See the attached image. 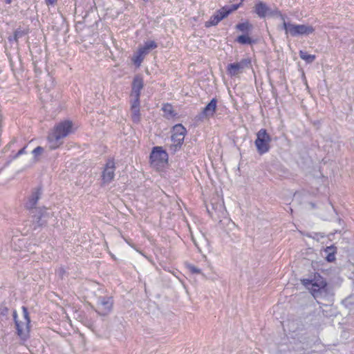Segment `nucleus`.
Masks as SVG:
<instances>
[{
  "label": "nucleus",
  "instance_id": "1",
  "mask_svg": "<svg viewBox=\"0 0 354 354\" xmlns=\"http://www.w3.org/2000/svg\"><path fill=\"white\" fill-rule=\"evenodd\" d=\"M42 195L41 187L32 189L30 196L26 203V207L30 210L32 220L30 227L32 230H37L39 227L46 225L48 219L53 216V213L48 212L46 207L37 208L36 205Z\"/></svg>",
  "mask_w": 354,
  "mask_h": 354
},
{
  "label": "nucleus",
  "instance_id": "2",
  "mask_svg": "<svg viewBox=\"0 0 354 354\" xmlns=\"http://www.w3.org/2000/svg\"><path fill=\"white\" fill-rule=\"evenodd\" d=\"M301 283L309 289L313 297L319 304H323L322 299L326 296V282L324 279L318 273H314L301 280Z\"/></svg>",
  "mask_w": 354,
  "mask_h": 354
},
{
  "label": "nucleus",
  "instance_id": "3",
  "mask_svg": "<svg viewBox=\"0 0 354 354\" xmlns=\"http://www.w3.org/2000/svg\"><path fill=\"white\" fill-rule=\"evenodd\" d=\"M72 128L73 122L71 120H64L56 124L48 136V141L51 143L50 147H58L62 143L61 140L71 133Z\"/></svg>",
  "mask_w": 354,
  "mask_h": 354
},
{
  "label": "nucleus",
  "instance_id": "4",
  "mask_svg": "<svg viewBox=\"0 0 354 354\" xmlns=\"http://www.w3.org/2000/svg\"><path fill=\"white\" fill-rule=\"evenodd\" d=\"M283 20L282 28L285 30L287 36L299 37L307 36L314 32L315 28L310 25L295 24L286 22L284 17L281 16Z\"/></svg>",
  "mask_w": 354,
  "mask_h": 354
},
{
  "label": "nucleus",
  "instance_id": "5",
  "mask_svg": "<svg viewBox=\"0 0 354 354\" xmlns=\"http://www.w3.org/2000/svg\"><path fill=\"white\" fill-rule=\"evenodd\" d=\"M271 141V136L268 133L266 129H261L257 133V138L254 141L257 152L262 155L269 151Z\"/></svg>",
  "mask_w": 354,
  "mask_h": 354
},
{
  "label": "nucleus",
  "instance_id": "6",
  "mask_svg": "<svg viewBox=\"0 0 354 354\" xmlns=\"http://www.w3.org/2000/svg\"><path fill=\"white\" fill-rule=\"evenodd\" d=\"M113 306V300L111 297L100 296L97 299L95 311L100 315L106 316L111 312Z\"/></svg>",
  "mask_w": 354,
  "mask_h": 354
},
{
  "label": "nucleus",
  "instance_id": "7",
  "mask_svg": "<svg viewBox=\"0 0 354 354\" xmlns=\"http://www.w3.org/2000/svg\"><path fill=\"white\" fill-rule=\"evenodd\" d=\"M23 310V321H19L17 319V311L15 310H13V319L15 324L16 329L17 330V334L19 336H21L24 331L28 328L29 324L30 322L28 311L26 307L23 306L22 307Z\"/></svg>",
  "mask_w": 354,
  "mask_h": 354
},
{
  "label": "nucleus",
  "instance_id": "8",
  "mask_svg": "<svg viewBox=\"0 0 354 354\" xmlns=\"http://www.w3.org/2000/svg\"><path fill=\"white\" fill-rule=\"evenodd\" d=\"M251 60L249 58L242 59L239 62L229 64L227 66V72L230 76H237L242 73L243 70L250 66Z\"/></svg>",
  "mask_w": 354,
  "mask_h": 354
},
{
  "label": "nucleus",
  "instance_id": "9",
  "mask_svg": "<svg viewBox=\"0 0 354 354\" xmlns=\"http://www.w3.org/2000/svg\"><path fill=\"white\" fill-rule=\"evenodd\" d=\"M115 163L113 159H109L102 172V180L104 184L110 183L114 178Z\"/></svg>",
  "mask_w": 354,
  "mask_h": 354
},
{
  "label": "nucleus",
  "instance_id": "10",
  "mask_svg": "<svg viewBox=\"0 0 354 354\" xmlns=\"http://www.w3.org/2000/svg\"><path fill=\"white\" fill-rule=\"evenodd\" d=\"M217 100L212 98L211 101L203 108V111L196 116L198 120L203 121L213 116L216 109Z\"/></svg>",
  "mask_w": 354,
  "mask_h": 354
},
{
  "label": "nucleus",
  "instance_id": "11",
  "mask_svg": "<svg viewBox=\"0 0 354 354\" xmlns=\"http://www.w3.org/2000/svg\"><path fill=\"white\" fill-rule=\"evenodd\" d=\"M254 12L260 18H264L267 15H274L275 11H272L267 5L263 1H259L254 6ZM277 10H276V12Z\"/></svg>",
  "mask_w": 354,
  "mask_h": 354
},
{
  "label": "nucleus",
  "instance_id": "12",
  "mask_svg": "<svg viewBox=\"0 0 354 354\" xmlns=\"http://www.w3.org/2000/svg\"><path fill=\"white\" fill-rule=\"evenodd\" d=\"M167 153L161 147H154L150 153L151 162H162L167 160Z\"/></svg>",
  "mask_w": 354,
  "mask_h": 354
},
{
  "label": "nucleus",
  "instance_id": "13",
  "mask_svg": "<svg viewBox=\"0 0 354 354\" xmlns=\"http://www.w3.org/2000/svg\"><path fill=\"white\" fill-rule=\"evenodd\" d=\"M227 17V12H225L222 8L218 10L214 15H213L209 21L205 22V27L217 25L222 19Z\"/></svg>",
  "mask_w": 354,
  "mask_h": 354
},
{
  "label": "nucleus",
  "instance_id": "14",
  "mask_svg": "<svg viewBox=\"0 0 354 354\" xmlns=\"http://www.w3.org/2000/svg\"><path fill=\"white\" fill-rule=\"evenodd\" d=\"M143 79L140 75H136L132 82V89L131 95H140L141 90L143 88Z\"/></svg>",
  "mask_w": 354,
  "mask_h": 354
},
{
  "label": "nucleus",
  "instance_id": "15",
  "mask_svg": "<svg viewBox=\"0 0 354 354\" xmlns=\"http://www.w3.org/2000/svg\"><path fill=\"white\" fill-rule=\"evenodd\" d=\"M185 136L176 135H171V140L172 144L169 146V150L172 153H175L177 151H178L184 142Z\"/></svg>",
  "mask_w": 354,
  "mask_h": 354
},
{
  "label": "nucleus",
  "instance_id": "16",
  "mask_svg": "<svg viewBox=\"0 0 354 354\" xmlns=\"http://www.w3.org/2000/svg\"><path fill=\"white\" fill-rule=\"evenodd\" d=\"M156 48H157V44L154 41H148L144 44L143 46L139 48L138 50L146 56L150 50Z\"/></svg>",
  "mask_w": 354,
  "mask_h": 354
},
{
  "label": "nucleus",
  "instance_id": "17",
  "mask_svg": "<svg viewBox=\"0 0 354 354\" xmlns=\"http://www.w3.org/2000/svg\"><path fill=\"white\" fill-rule=\"evenodd\" d=\"M28 32H29L28 28L22 29L21 28H18L14 32L13 37L12 38L10 37L8 39L10 41L15 40L16 42H17L18 39L19 38H21L22 37L26 35Z\"/></svg>",
  "mask_w": 354,
  "mask_h": 354
},
{
  "label": "nucleus",
  "instance_id": "18",
  "mask_svg": "<svg viewBox=\"0 0 354 354\" xmlns=\"http://www.w3.org/2000/svg\"><path fill=\"white\" fill-rule=\"evenodd\" d=\"M325 252L327 254L326 259L328 262H333L335 260L336 248L334 246H329L325 249Z\"/></svg>",
  "mask_w": 354,
  "mask_h": 354
},
{
  "label": "nucleus",
  "instance_id": "19",
  "mask_svg": "<svg viewBox=\"0 0 354 354\" xmlns=\"http://www.w3.org/2000/svg\"><path fill=\"white\" fill-rule=\"evenodd\" d=\"M252 25L248 21L240 23L236 25V28L239 31L248 34L252 29Z\"/></svg>",
  "mask_w": 354,
  "mask_h": 354
},
{
  "label": "nucleus",
  "instance_id": "20",
  "mask_svg": "<svg viewBox=\"0 0 354 354\" xmlns=\"http://www.w3.org/2000/svg\"><path fill=\"white\" fill-rule=\"evenodd\" d=\"M131 120L133 123L138 124L140 122L141 115L140 107L131 108Z\"/></svg>",
  "mask_w": 354,
  "mask_h": 354
},
{
  "label": "nucleus",
  "instance_id": "21",
  "mask_svg": "<svg viewBox=\"0 0 354 354\" xmlns=\"http://www.w3.org/2000/svg\"><path fill=\"white\" fill-rule=\"evenodd\" d=\"M299 57L308 64L313 63L316 59V56L315 55L308 54L307 52L304 50L299 51Z\"/></svg>",
  "mask_w": 354,
  "mask_h": 354
},
{
  "label": "nucleus",
  "instance_id": "22",
  "mask_svg": "<svg viewBox=\"0 0 354 354\" xmlns=\"http://www.w3.org/2000/svg\"><path fill=\"white\" fill-rule=\"evenodd\" d=\"M186 132V129L181 124H178L174 127L172 135L178 136V137H180V136H185Z\"/></svg>",
  "mask_w": 354,
  "mask_h": 354
},
{
  "label": "nucleus",
  "instance_id": "23",
  "mask_svg": "<svg viewBox=\"0 0 354 354\" xmlns=\"http://www.w3.org/2000/svg\"><path fill=\"white\" fill-rule=\"evenodd\" d=\"M236 41L241 44H252L254 41L248 35H239L236 39Z\"/></svg>",
  "mask_w": 354,
  "mask_h": 354
},
{
  "label": "nucleus",
  "instance_id": "24",
  "mask_svg": "<svg viewBox=\"0 0 354 354\" xmlns=\"http://www.w3.org/2000/svg\"><path fill=\"white\" fill-rule=\"evenodd\" d=\"M145 55L142 54L139 50L132 57L133 62L137 66H140L141 63L145 59Z\"/></svg>",
  "mask_w": 354,
  "mask_h": 354
},
{
  "label": "nucleus",
  "instance_id": "25",
  "mask_svg": "<svg viewBox=\"0 0 354 354\" xmlns=\"http://www.w3.org/2000/svg\"><path fill=\"white\" fill-rule=\"evenodd\" d=\"M241 5V2L238 4H233L230 6H224L222 8L225 12H227V16L232 12L236 10Z\"/></svg>",
  "mask_w": 354,
  "mask_h": 354
},
{
  "label": "nucleus",
  "instance_id": "26",
  "mask_svg": "<svg viewBox=\"0 0 354 354\" xmlns=\"http://www.w3.org/2000/svg\"><path fill=\"white\" fill-rule=\"evenodd\" d=\"M132 99L131 100V108L140 107V95H131Z\"/></svg>",
  "mask_w": 354,
  "mask_h": 354
},
{
  "label": "nucleus",
  "instance_id": "27",
  "mask_svg": "<svg viewBox=\"0 0 354 354\" xmlns=\"http://www.w3.org/2000/svg\"><path fill=\"white\" fill-rule=\"evenodd\" d=\"M162 109L169 116H174L175 115L173 106L170 104H165Z\"/></svg>",
  "mask_w": 354,
  "mask_h": 354
},
{
  "label": "nucleus",
  "instance_id": "28",
  "mask_svg": "<svg viewBox=\"0 0 354 354\" xmlns=\"http://www.w3.org/2000/svg\"><path fill=\"white\" fill-rule=\"evenodd\" d=\"M44 151V149L42 147L38 146L35 149H34L32 151V153L34 156V159L35 161L39 160V156H41Z\"/></svg>",
  "mask_w": 354,
  "mask_h": 354
},
{
  "label": "nucleus",
  "instance_id": "29",
  "mask_svg": "<svg viewBox=\"0 0 354 354\" xmlns=\"http://www.w3.org/2000/svg\"><path fill=\"white\" fill-rule=\"evenodd\" d=\"M193 241H194V243L195 244V245L196 246V248H198V250L200 251V252H202V248L201 246H203L204 245H205L207 243V241L206 239H205V237L203 236H201L200 237V242H201V245L198 244V242L196 241V240L192 238Z\"/></svg>",
  "mask_w": 354,
  "mask_h": 354
},
{
  "label": "nucleus",
  "instance_id": "30",
  "mask_svg": "<svg viewBox=\"0 0 354 354\" xmlns=\"http://www.w3.org/2000/svg\"><path fill=\"white\" fill-rule=\"evenodd\" d=\"M188 268H189V270L191 271L192 273L200 274L201 272V270L198 268H197V267H196L194 266H192H192H189Z\"/></svg>",
  "mask_w": 354,
  "mask_h": 354
},
{
  "label": "nucleus",
  "instance_id": "31",
  "mask_svg": "<svg viewBox=\"0 0 354 354\" xmlns=\"http://www.w3.org/2000/svg\"><path fill=\"white\" fill-rule=\"evenodd\" d=\"M8 312H9V309L8 307L5 306H1V308H0V313H1V315H3V316H6L8 314Z\"/></svg>",
  "mask_w": 354,
  "mask_h": 354
},
{
  "label": "nucleus",
  "instance_id": "32",
  "mask_svg": "<svg viewBox=\"0 0 354 354\" xmlns=\"http://www.w3.org/2000/svg\"><path fill=\"white\" fill-rule=\"evenodd\" d=\"M26 147H24L22 149H21L17 153V154L15 156V157H17L19 156V155H21V154H24V153H26Z\"/></svg>",
  "mask_w": 354,
  "mask_h": 354
},
{
  "label": "nucleus",
  "instance_id": "33",
  "mask_svg": "<svg viewBox=\"0 0 354 354\" xmlns=\"http://www.w3.org/2000/svg\"><path fill=\"white\" fill-rule=\"evenodd\" d=\"M57 0H46L47 5H53L57 3Z\"/></svg>",
  "mask_w": 354,
  "mask_h": 354
},
{
  "label": "nucleus",
  "instance_id": "34",
  "mask_svg": "<svg viewBox=\"0 0 354 354\" xmlns=\"http://www.w3.org/2000/svg\"><path fill=\"white\" fill-rule=\"evenodd\" d=\"M309 205L311 206L312 208H315V204L313 203H309Z\"/></svg>",
  "mask_w": 354,
  "mask_h": 354
},
{
  "label": "nucleus",
  "instance_id": "35",
  "mask_svg": "<svg viewBox=\"0 0 354 354\" xmlns=\"http://www.w3.org/2000/svg\"><path fill=\"white\" fill-rule=\"evenodd\" d=\"M11 2H12V0H5V3H6L9 4V3H10Z\"/></svg>",
  "mask_w": 354,
  "mask_h": 354
},
{
  "label": "nucleus",
  "instance_id": "36",
  "mask_svg": "<svg viewBox=\"0 0 354 354\" xmlns=\"http://www.w3.org/2000/svg\"><path fill=\"white\" fill-rule=\"evenodd\" d=\"M245 0H241V2L242 3L243 1H244Z\"/></svg>",
  "mask_w": 354,
  "mask_h": 354
}]
</instances>
